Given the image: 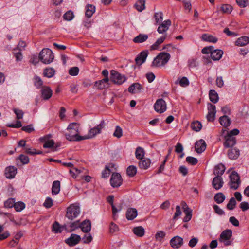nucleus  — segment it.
I'll return each mask as SVG.
<instances>
[{
  "mask_svg": "<svg viewBox=\"0 0 249 249\" xmlns=\"http://www.w3.org/2000/svg\"><path fill=\"white\" fill-rule=\"evenodd\" d=\"M39 58L43 63L50 64L53 62L54 59L53 53L51 50L45 48L39 53Z\"/></svg>",
  "mask_w": 249,
  "mask_h": 249,
  "instance_id": "obj_5",
  "label": "nucleus"
},
{
  "mask_svg": "<svg viewBox=\"0 0 249 249\" xmlns=\"http://www.w3.org/2000/svg\"><path fill=\"white\" fill-rule=\"evenodd\" d=\"M145 151L144 149L141 147H138L135 151V156H144Z\"/></svg>",
  "mask_w": 249,
  "mask_h": 249,
  "instance_id": "obj_63",
  "label": "nucleus"
},
{
  "mask_svg": "<svg viewBox=\"0 0 249 249\" xmlns=\"http://www.w3.org/2000/svg\"><path fill=\"white\" fill-rule=\"evenodd\" d=\"M70 227L71 228L70 231L71 232L74 231L76 229L80 228V224L79 223V221L78 220H77L72 223H71L70 224Z\"/></svg>",
  "mask_w": 249,
  "mask_h": 249,
  "instance_id": "obj_57",
  "label": "nucleus"
},
{
  "mask_svg": "<svg viewBox=\"0 0 249 249\" xmlns=\"http://www.w3.org/2000/svg\"><path fill=\"white\" fill-rule=\"evenodd\" d=\"M224 184L222 178L220 176H216L213 178L212 185L216 190L220 189Z\"/></svg>",
  "mask_w": 249,
  "mask_h": 249,
  "instance_id": "obj_21",
  "label": "nucleus"
},
{
  "mask_svg": "<svg viewBox=\"0 0 249 249\" xmlns=\"http://www.w3.org/2000/svg\"><path fill=\"white\" fill-rule=\"evenodd\" d=\"M55 73V71L53 68H46L44 70V75L48 78L53 77Z\"/></svg>",
  "mask_w": 249,
  "mask_h": 249,
  "instance_id": "obj_47",
  "label": "nucleus"
},
{
  "mask_svg": "<svg viewBox=\"0 0 249 249\" xmlns=\"http://www.w3.org/2000/svg\"><path fill=\"white\" fill-rule=\"evenodd\" d=\"M142 89V86L141 85H140L139 83H135L132 84L128 88V90L130 93L135 94L140 92Z\"/></svg>",
  "mask_w": 249,
  "mask_h": 249,
  "instance_id": "obj_29",
  "label": "nucleus"
},
{
  "mask_svg": "<svg viewBox=\"0 0 249 249\" xmlns=\"http://www.w3.org/2000/svg\"><path fill=\"white\" fill-rule=\"evenodd\" d=\"M223 54V52L221 50H214L213 49L211 54V57L213 60H219L221 58Z\"/></svg>",
  "mask_w": 249,
  "mask_h": 249,
  "instance_id": "obj_27",
  "label": "nucleus"
},
{
  "mask_svg": "<svg viewBox=\"0 0 249 249\" xmlns=\"http://www.w3.org/2000/svg\"><path fill=\"white\" fill-rule=\"evenodd\" d=\"M80 228L83 232L88 233L91 230V225L90 220H84L80 224Z\"/></svg>",
  "mask_w": 249,
  "mask_h": 249,
  "instance_id": "obj_26",
  "label": "nucleus"
},
{
  "mask_svg": "<svg viewBox=\"0 0 249 249\" xmlns=\"http://www.w3.org/2000/svg\"><path fill=\"white\" fill-rule=\"evenodd\" d=\"M209 99L213 103H216L219 100L217 93L214 90H210L209 91Z\"/></svg>",
  "mask_w": 249,
  "mask_h": 249,
  "instance_id": "obj_38",
  "label": "nucleus"
},
{
  "mask_svg": "<svg viewBox=\"0 0 249 249\" xmlns=\"http://www.w3.org/2000/svg\"><path fill=\"white\" fill-rule=\"evenodd\" d=\"M206 148V143L204 140L200 139L196 142L195 144V151L198 154H201L205 150Z\"/></svg>",
  "mask_w": 249,
  "mask_h": 249,
  "instance_id": "obj_18",
  "label": "nucleus"
},
{
  "mask_svg": "<svg viewBox=\"0 0 249 249\" xmlns=\"http://www.w3.org/2000/svg\"><path fill=\"white\" fill-rule=\"evenodd\" d=\"M225 199V196L222 193H218L214 196V201L218 204L222 203Z\"/></svg>",
  "mask_w": 249,
  "mask_h": 249,
  "instance_id": "obj_44",
  "label": "nucleus"
},
{
  "mask_svg": "<svg viewBox=\"0 0 249 249\" xmlns=\"http://www.w3.org/2000/svg\"><path fill=\"white\" fill-rule=\"evenodd\" d=\"M183 203L184 204V205H183V208L184 209V212L186 215L183 218V221L188 222L191 219L192 210L188 207L186 203L183 202Z\"/></svg>",
  "mask_w": 249,
  "mask_h": 249,
  "instance_id": "obj_28",
  "label": "nucleus"
},
{
  "mask_svg": "<svg viewBox=\"0 0 249 249\" xmlns=\"http://www.w3.org/2000/svg\"><path fill=\"white\" fill-rule=\"evenodd\" d=\"M133 233L138 237H142L144 235L145 230L142 226H138L133 229Z\"/></svg>",
  "mask_w": 249,
  "mask_h": 249,
  "instance_id": "obj_37",
  "label": "nucleus"
},
{
  "mask_svg": "<svg viewBox=\"0 0 249 249\" xmlns=\"http://www.w3.org/2000/svg\"><path fill=\"white\" fill-rule=\"evenodd\" d=\"M108 78H105L101 80L96 81L95 82V86L99 89H103L106 87V85L108 84Z\"/></svg>",
  "mask_w": 249,
  "mask_h": 249,
  "instance_id": "obj_31",
  "label": "nucleus"
},
{
  "mask_svg": "<svg viewBox=\"0 0 249 249\" xmlns=\"http://www.w3.org/2000/svg\"><path fill=\"white\" fill-rule=\"evenodd\" d=\"M201 38L203 41L212 43H216L218 40L217 37L208 34H203Z\"/></svg>",
  "mask_w": 249,
  "mask_h": 249,
  "instance_id": "obj_30",
  "label": "nucleus"
},
{
  "mask_svg": "<svg viewBox=\"0 0 249 249\" xmlns=\"http://www.w3.org/2000/svg\"><path fill=\"white\" fill-rule=\"evenodd\" d=\"M186 161L193 165H196L198 162L197 159L194 157H187Z\"/></svg>",
  "mask_w": 249,
  "mask_h": 249,
  "instance_id": "obj_59",
  "label": "nucleus"
},
{
  "mask_svg": "<svg viewBox=\"0 0 249 249\" xmlns=\"http://www.w3.org/2000/svg\"><path fill=\"white\" fill-rule=\"evenodd\" d=\"M155 110L159 113L164 112L167 109V105L165 101L162 99L157 100L154 105Z\"/></svg>",
  "mask_w": 249,
  "mask_h": 249,
  "instance_id": "obj_11",
  "label": "nucleus"
},
{
  "mask_svg": "<svg viewBox=\"0 0 249 249\" xmlns=\"http://www.w3.org/2000/svg\"><path fill=\"white\" fill-rule=\"evenodd\" d=\"M166 38H167V34H165L163 35L162 36H161V37H160V38H158L157 39V40L156 41V42L151 46V47H150L151 50H155L158 49L160 45L161 44H162L164 41V40L166 39Z\"/></svg>",
  "mask_w": 249,
  "mask_h": 249,
  "instance_id": "obj_23",
  "label": "nucleus"
},
{
  "mask_svg": "<svg viewBox=\"0 0 249 249\" xmlns=\"http://www.w3.org/2000/svg\"><path fill=\"white\" fill-rule=\"evenodd\" d=\"M85 16L88 18H91L96 10V7L92 4H88L85 6Z\"/></svg>",
  "mask_w": 249,
  "mask_h": 249,
  "instance_id": "obj_24",
  "label": "nucleus"
},
{
  "mask_svg": "<svg viewBox=\"0 0 249 249\" xmlns=\"http://www.w3.org/2000/svg\"><path fill=\"white\" fill-rule=\"evenodd\" d=\"M60 190V182L58 180L54 181L53 183L52 193L53 195L58 194Z\"/></svg>",
  "mask_w": 249,
  "mask_h": 249,
  "instance_id": "obj_36",
  "label": "nucleus"
},
{
  "mask_svg": "<svg viewBox=\"0 0 249 249\" xmlns=\"http://www.w3.org/2000/svg\"><path fill=\"white\" fill-rule=\"evenodd\" d=\"M13 111L16 115V117L18 119H21L22 118L24 114L22 110L18 108H14Z\"/></svg>",
  "mask_w": 249,
  "mask_h": 249,
  "instance_id": "obj_58",
  "label": "nucleus"
},
{
  "mask_svg": "<svg viewBox=\"0 0 249 249\" xmlns=\"http://www.w3.org/2000/svg\"><path fill=\"white\" fill-rule=\"evenodd\" d=\"M154 18L156 22L155 24H160L162 21L163 18V13L161 12H158L155 13Z\"/></svg>",
  "mask_w": 249,
  "mask_h": 249,
  "instance_id": "obj_46",
  "label": "nucleus"
},
{
  "mask_svg": "<svg viewBox=\"0 0 249 249\" xmlns=\"http://www.w3.org/2000/svg\"><path fill=\"white\" fill-rule=\"evenodd\" d=\"M176 83L178 84L182 87H186L189 85L190 82L186 77H182L179 78Z\"/></svg>",
  "mask_w": 249,
  "mask_h": 249,
  "instance_id": "obj_42",
  "label": "nucleus"
},
{
  "mask_svg": "<svg viewBox=\"0 0 249 249\" xmlns=\"http://www.w3.org/2000/svg\"><path fill=\"white\" fill-rule=\"evenodd\" d=\"M41 93L42 98L44 100H48L52 97L53 91L50 87L44 86L42 87Z\"/></svg>",
  "mask_w": 249,
  "mask_h": 249,
  "instance_id": "obj_22",
  "label": "nucleus"
},
{
  "mask_svg": "<svg viewBox=\"0 0 249 249\" xmlns=\"http://www.w3.org/2000/svg\"><path fill=\"white\" fill-rule=\"evenodd\" d=\"M220 9L223 13L230 14L232 10V7L229 4H225L221 5Z\"/></svg>",
  "mask_w": 249,
  "mask_h": 249,
  "instance_id": "obj_48",
  "label": "nucleus"
},
{
  "mask_svg": "<svg viewBox=\"0 0 249 249\" xmlns=\"http://www.w3.org/2000/svg\"><path fill=\"white\" fill-rule=\"evenodd\" d=\"M53 200H52V198L49 197H48L46 199V200L43 204V205L46 208H50L53 206Z\"/></svg>",
  "mask_w": 249,
  "mask_h": 249,
  "instance_id": "obj_61",
  "label": "nucleus"
},
{
  "mask_svg": "<svg viewBox=\"0 0 249 249\" xmlns=\"http://www.w3.org/2000/svg\"><path fill=\"white\" fill-rule=\"evenodd\" d=\"M110 80L114 83L121 85L124 82L126 78L124 75H122L115 70L110 71Z\"/></svg>",
  "mask_w": 249,
  "mask_h": 249,
  "instance_id": "obj_10",
  "label": "nucleus"
},
{
  "mask_svg": "<svg viewBox=\"0 0 249 249\" xmlns=\"http://www.w3.org/2000/svg\"><path fill=\"white\" fill-rule=\"evenodd\" d=\"M229 185L231 189L237 190L240 186L241 181L239 174L236 171H232L230 175Z\"/></svg>",
  "mask_w": 249,
  "mask_h": 249,
  "instance_id": "obj_7",
  "label": "nucleus"
},
{
  "mask_svg": "<svg viewBox=\"0 0 249 249\" xmlns=\"http://www.w3.org/2000/svg\"><path fill=\"white\" fill-rule=\"evenodd\" d=\"M148 54V52L146 50L141 52L135 58L137 65H141L143 64L145 61Z\"/></svg>",
  "mask_w": 249,
  "mask_h": 249,
  "instance_id": "obj_19",
  "label": "nucleus"
},
{
  "mask_svg": "<svg viewBox=\"0 0 249 249\" xmlns=\"http://www.w3.org/2000/svg\"><path fill=\"white\" fill-rule=\"evenodd\" d=\"M14 207L17 212H20L25 208V204L21 201H18L15 202Z\"/></svg>",
  "mask_w": 249,
  "mask_h": 249,
  "instance_id": "obj_50",
  "label": "nucleus"
},
{
  "mask_svg": "<svg viewBox=\"0 0 249 249\" xmlns=\"http://www.w3.org/2000/svg\"><path fill=\"white\" fill-rule=\"evenodd\" d=\"M232 235V231L227 229L223 231L220 235L219 241L223 243L224 246H228L232 244V241L230 240Z\"/></svg>",
  "mask_w": 249,
  "mask_h": 249,
  "instance_id": "obj_8",
  "label": "nucleus"
},
{
  "mask_svg": "<svg viewBox=\"0 0 249 249\" xmlns=\"http://www.w3.org/2000/svg\"><path fill=\"white\" fill-rule=\"evenodd\" d=\"M29 162L28 157H18L16 159V162L17 166H21L27 164Z\"/></svg>",
  "mask_w": 249,
  "mask_h": 249,
  "instance_id": "obj_35",
  "label": "nucleus"
},
{
  "mask_svg": "<svg viewBox=\"0 0 249 249\" xmlns=\"http://www.w3.org/2000/svg\"><path fill=\"white\" fill-rule=\"evenodd\" d=\"M231 148L228 151V156H239L240 154L239 150L235 148L230 147Z\"/></svg>",
  "mask_w": 249,
  "mask_h": 249,
  "instance_id": "obj_56",
  "label": "nucleus"
},
{
  "mask_svg": "<svg viewBox=\"0 0 249 249\" xmlns=\"http://www.w3.org/2000/svg\"><path fill=\"white\" fill-rule=\"evenodd\" d=\"M123 179L121 175L118 173H113L110 179V182L111 185L113 187H118L122 183Z\"/></svg>",
  "mask_w": 249,
  "mask_h": 249,
  "instance_id": "obj_12",
  "label": "nucleus"
},
{
  "mask_svg": "<svg viewBox=\"0 0 249 249\" xmlns=\"http://www.w3.org/2000/svg\"><path fill=\"white\" fill-rule=\"evenodd\" d=\"M80 125L77 123H70L67 128V132L65 136L67 140L70 141H80L84 140V136L79 135Z\"/></svg>",
  "mask_w": 249,
  "mask_h": 249,
  "instance_id": "obj_1",
  "label": "nucleus"
},
{
  "mask_svg": "<svg viewBox=\"0 0 249 249\" xmlns=\"http://www.w3.org/2000/svg\"><path fill=\"white\" fill-rule=\"evenodd\" d=\"M171 246L174 249H178L183 244V239L179 236L173 237L170 241Z\"/></svg>",
  "mask_w": 249,
  "mask_h": 249,
  "instance_id": "obj_15",
  "label": "nucleus"
},
{
  "mask_svg": "<svg viewBox=\"0 0 249 249\" xmlns=\"http://www.w3.org/2000/svg\"><path fill=\"white\" fill-rule=\"evenodd\" d=\"M74 14L73 12L70 10L67 12L63 15V18L65 20L71 21L74 18Z\"/></svg>",
  "mask_w": 249,
  "mask_h": 249,
  "instance_id": "obj_52",
  "label": "nucleus"
},
{
  "mask_svg": "<svg viewBox=\"0 0 249 249\" xmlns=\"http://www.w3.org/2000/svg\"><path fill=\"white\" fill-rule=\"evenodd\" d=\"M239 133V130L236 128L230 131L223 129L222 135L224 136L225 140L223 143L224 147H232L236 143V138L234 136L237 135Z\"/></svg>",
  "mask_w": 249,
  "mask_h": 249,
  "instance_id": "obj_2",
  "label": "nucleus"
},
{
  "mask_svg": "<svg viewBox=\"0 0 249 249\" xmlns=\"http://www.w3.org/2000/svg\"><path fill=\"white\" fill-rule=\"evenodd\" d=\"M249 43V37L246 36H243L238 38L235 41V45L238 46H244Z\"/></svg>",
  "mask_w": 249,
  "mask_h": 249,
  "instance_id": "obj_33",
  "label": "nucleus"
},
{
  "mask_svg": "<svg viewBox=\"0 0 249 249\" xmlns=\"http://www.w3.org/2000/svg\"><path fill=\"white\" fill-rule=\"evenodd\" d=\"M51 136V135H47L40 138L39 140L40 142H44L43 145L44 148H49L51 151H57L60 146V144L55 143L53 140H50Z\"/></svg>",
  "mask_w": 249,
  "mask_h": 249,
  "instance_id": "obj_4",
  "label": "nucleus"
},
{
  "mask_svg": "<svg viewBox=\"0 0 249 249\" xmlns=\"http://www.w3.org/2000/svg\"><path fill=\"white\" fill-rule=\"evenodd\" d=\"M207 109L208 111L207 115V119L209 122H213L215 120L216 111V107L211 103L207 104Z\"/></svg>",
  "mask_w": 249,
  "mask_h": 249,
  "instance_id": "obj_13",
  "label": "nucleus"
},
{
  "mask_svg": "<svg viewBox=\"0 0 249 249\" xmlns=\"http://www.w3.org/2000/svg\"><path fill=\"white\" fill-rule=\"evenodd\" d=\"M79 68L77 67L71 68L69 70V74L72 76H76L79 73Z\"/></svg>",
  "mask_w": 249,
  "mask_h": 249,
  "instance_id": "obj_62",
  "label": "nucleus"
},
{
  "mask_svg": "<svg viewBox=\"0 0 249 249\" xmlns=\"http://www.w3.org/2000/svg\"><path fill=\"white\" fill-rule=\"evenodd\" d=\"M135 8L139 12H142L145 9V1L139 0L135 4Z\"/></svg>",
  "mask_w": 249,
  "mask_h": 249,
  "instance_id": "obj_45",
  "label": "nucleus"
},
{
  "mask_svg": "<svg viewBox=\"0 0 249 249\" xmlns=\"http://www.w3.org/2000/svg\"><path fill=\"white\" fill-rule=\"evenodd\" d=\"M240 208L243 211H246L249 209V204L245 201L242 202L240 204Z\"/></svg>",
  "mask_w": 249,
  "mask_h": 249,
  "instance_id": "obj_64",
  "label": "nucleus"
},
{
  "mask_svg": "<svg viewBox=\"0 0 249 249\" xmlns=\"http://www.w3.org/2000/svg\"><path fill=\"white\" fill-rule=\"evenodd\" d=\"M190 127L194 131L199 132L201 129L202 125L199 121H195L191 123Z\"/></svg>",
  "mask_w": 249,
  "mask_h": 249,
  "instance_id": "obj_39",
  "label": "nucleus"
},
{
  "mask_svg": "<svg viewBox=\"0 0 249 249\" xmlns=\"http://www.w3.org/2000/svg\"><path fill=\"white\" fill-rule=\"evenodd\" d=\"M52 231L55 233H61L62 231V227L60 226L59 223L55 221L52 225Z\"/></svg>",
  "mask_w": 249,
  "mask_h": 249,
  "instance_id": "obj_43",
  "label": "nucleus"
},
{
  "mask_svg": "<svg viewBox=\"0 0 249 249\" xmlns=\"http://www.w3.org/2000/svg\"><path fill=\"white\" fill-rule=\"evenodd\" d=\"M26 152L27 154L36 155V154H41L42 152L40 150H36L33 148H26Z\"/></svg>",
  "mask_w": 249,
  "mask_h": 249,
  "instance_id": "obj_54",
  "label": "nucleus"
},
{
  "mask_svg": "<svg viewBox=\"0 0 249 249\" xmlns=\"http://www.w3.org/2000/svg\"><path fill=\"white\" fill-rule=\"evenodd\" d=\"M236 201L234 197L231 198L227 205V208L230 210H233L236 205Z\"/></svg>",
  "mask_w": 249,
  "mask_h": 249,
  "instance_id": "obj_49",
  "label": "nucleus"
},
{
  "mask_svg": "<svg viewBox=\"0 0 249 249\" xmlns=\"http://www.w3.org/2000/svg\"><path fill=\"white\" fill-rule=\"evenodd\" d=\"M105 123L102 120L99 124L90 128L87 135L84 136V140L92 139L97 135L101 133L102 129L104 128Z\"/></svg>",
  "mask_w": 249,
  "mask_h": 249,
  "instance_id": "obj_6",
  "label": "nucleus"
},
{
  "mask_svg": "<svg viewBox=\"0 0 249 249\" xmlns=\"http://www.w3.org/2000/svg\"><path fill=\"white\" fill-rule=\"evenodd\" d=\"M80 240V236L75 234H71L69 238L65 240V243L69 246L72 247L79 243Z\"/></svg>",
  "mask_w": 249,
  "mask_h": 249,
  "instance_id": "obj_17",
  "label": "nucleus"
},
{
  "mask_svg": "<svg viewBox=\"0 0 249 249\" xmlns=\"http://www.w3.org/2000/svg\"><path fill=\"white\" fill-rule=\"evenodd\" d=\"M110 169H109V166H106L105 169L102 171V177L103 178H107L109 177L110 174Z\"/></svg>",
  "mask_w": 249,
  "mask_h": 249,
  "instance_id": "obj_60",
  "label": "nucleus"
},
{
  "mask_svg": "<svg viewBox=\"0 0 249 249\" xmlns=\"http://www.w3.org/2000/svg\"><path fill=\"white\" fill-rule=\"evenodd\" d=\"M17 173V169L14 166L7 167L4 171V175L7 178L13 179Z\"/></svg>",
  "mask_w": 249,
  "mask_h": 249,
  "instance_id": "obj_16",
  "label": "nucleus"
},
{
  "mask_svg": "<svg viewBox=\"0 0 249 249\" xmlns=\"http://www.w3.org/2000/svg\"><path fill=\"white\" fill-rule=\"evenodd\" d=\"M225 167L222 164H219L215 166L213 170V174L216 176H221L225 172Z\"/></svg>",
  "mask_w": 249,
  "mask_h": 249,
  "instance_id": "obj_34",
  "label": "nucleus"
},
{
  "mask_svg": "<svg viewBox=\"0 0 249 249\" xmlns=\"http://www.w3.org/2000/svg\"><path fill=\"white\" fill-rule=\"evenodd\" d=\"M147 35L140 34L133 39V41L135 43H142L147 40Z\"/></svg>",
  "mask_w": 249,
  "mask_h": 249,
  "instance_id": "obj_32",
  "label": "nucleus"
},
{
  "mask_svg": "<svg viewBox=\"0 0 249 249\" xmlns=\"http://www.w3.org/2000/svg\"><path fill=\"white\" fill-rule=\"evenodd\" d=\"M171 58L170 54L166 52L159 53L153 59L151 66L155 68H161L165 66Z\"/></svg>",
  "mask_w": 249,
  "mask_h": 249,
  "instance_id": "obj_3",
  "label": "nucleus"
},
{
  "mask_svg": "<svg viewBox=\"0 0 249 249\" xmlns=\"http://www.w3.org/2000/svg\"><path fill=\"white\" fill-rule=\"evenodd\" d=\"M137 170L135 166L130 165L126 169V174L129 177H133L137 174Z\"/></svg>",
  "mask_w": 249,
  "mask_h": 249,
  "instance_id": "obj_41",
  "label": "nucleus"
},
{
  "mask_svg": "<svg viewBox=\"0 0 249 249\" xmlns=\"http://www.w3.org/2000/svg\"><path fill=\"white\" fill-rule=\"evenodd\" d=\"M34 85L37 89H40L42 87L43 82L41 78L37 76H35L34 78Z\"/></svg>",
  "mask_w": 249,
  "mask_h": 249,
  "instance_id": "obj_51",
  "label": "nucleus"
},
{
  "mask_svg": "<svg viewBox=\"0 0 249 249\" xmlns=\"http://www.w3.org/2000/svg\"><path fill=\"white\" fill-rule=\"evenodd\" d=\"M219 122L223 126L227 127L231 124V121L228 116L224 115L220 117Z\"/></svg>",
  "mask_w": 249,
  "mask_h": 249,
  "instance_id": "obj_40",
  "label": "nucleus"
},
{
  "mask_svg": "<svg viewBox=\"0 0 249 249\" xmlns=\"http://www.w3.org/2000/svg\"><path fill=\"white\" fill-rule=\"evenodd\" d=\"M80 213V208L78 206L71 204L67 208L66 216L70 220H73L77 217Z\"/></svg>",
  "mask_w": 249,
  "mask_h": 249,
  "instance_id": "obj_9",
  "label": "nucleus"
},
{
  "mask_svg": "<svg viewBox=\"0 0 249 249\" xmlns=\"http://www.w3.org/2000/svg\"><path fill=\"white\" fill-rule=\"evenodd\" d=\"M123 135L122 129L119 126H116L115 127V131L113 133V136L119 138Z\"/></svg>",
  "mask_w": 249,
  "mask_h": 249,
  "instance_id": "obj_55",
  "label": "nucleus"
},
{
  "mask_svg": "<svg viewBox=\"0 0 249 249\" xmlns=\"http://www.w3.org/2000/svg\"><path fill=\"white\" fill-rule=\"evenodd\" d=\"M140 159L139 166L141 169H147L151 164V160L145 157H138Z\"/></svg>",
  "mask_w": 249,
  "mask_h": 249,
  "instance_id": "obj_20",
  "label": "nucleus"
},
{
  "mask_svg": "<svg viewBox=\"0 0 249 249\" xmlns=\"http://www.w3.org/2000/svg\"><path fill=\"white\" fill-rule=\"evenodd\" d=\"M172 22L170 19H167L160 22L157 28V32L159 34H164L168 30Z\"/></svg>",
  "mask_w": 249,
  "mask_h": 249,
  "instance_id": "obj_14",
  "label": "nucleus"
},
{
  "mask_svg": "<svg viewBox=\"0 0 249 249\" xmlns=\"http://www.w3.org/2000/svg\"><path fill=\"white\" fill-rule=\"evenodd\" d=\"M15 200L14 198H9L4 202V206L6 208H11L14 207Z\"/></svg>",
  "mask_w": 249,
  "mask_h": 249,
  "instance_id": "obj_53",
  "label": "nucleus"
},
{
  "mask_svg": "<svg viewBox=\"0 0 249 249\" xmlns=\"http://www.w3.org/2000/svg\"><path fill=\"white\" fill-rule=\"evenodd\" d=\"M137 210L135 208H129L126 212V217L128 220H132L137 216Z\"/></svg>",
  "mask_w": 249,
  "mask_h": 249,
  "instance_id": "obj_25",
  "label": "nucleus"
}]
</instances>
